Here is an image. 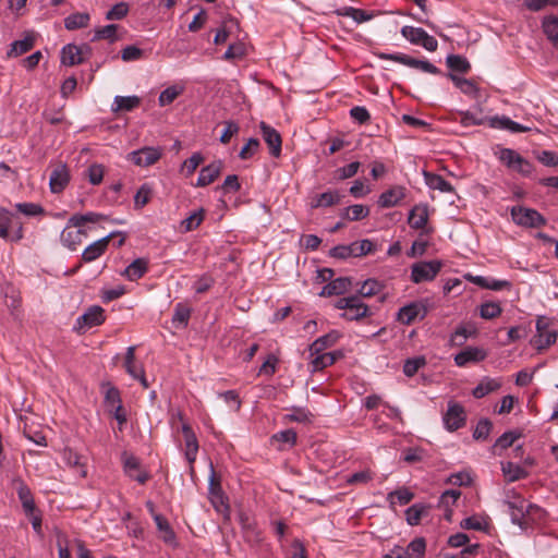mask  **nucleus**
I'll list each match as a JSON object with an SVG mask.
<instances>
[{
    "instance_id": "obj_48",
    "label": "nucleus",
    "mask_w": 558,
    "mask_h": 558,
    "mask_svg": "<svg viewBox=\"0 0 558 558\" xmlns=\"http://www.w3.org/2000/svg\"><path fill=\"white\" fill-rule=\"evenodd\" d=\"M460 123L461 125L468 128L472 125H483L489 119L483 117L482 114L474 113L471 111H460Z\"/></svg>"
},
{
    "instance_id": "obj_4",
    "label": "nucleus",
    "mask_w": 558,
    "mask_h": 558,
    "mask_svg": "<svg viewBox=\"0 0 558 558\" xmlns=\"http://www.w3.org/2000/svg\"><path fill=\"white\" fill-rule=\"evenodd\" d=\"M401 35L411 44L420 45L427 51L437 50L438 41L421 27L405 25L401 28Z\"/></svg>"
},
{
    "instance_id": "obj_17",
    "label": "nucleus",
    "mask_w": 558,
    "mask_h": 558,
    "mask_svg": "<svg viewBox=\"0 0 558 558\" xmlns=\"http://www.w3.org/2000/svg\"><path fill=\"white\" fill-rule=\"evenodd\" d=\"M260 131L264 141L268 145L270 149V154L274 157H279L281 154V136L280 134L270 125L265 122H260Z\"/></svg>"
},
{
    "instance_id": "obj_26",
    "label": "nucleus",
    "mask_w": 558,
    "mask_h": 558,
    "mask_svg": "<svg viewBox=\"0 0 558 558\" xmlns=\"http://www.w3.org/2000/svg\"><path fill=\"white\" fill-rule=\"evenodd\" d=\"M239 522L247 542L259 543L262 541V533L257 530L255 522L246 513L241 512L239 514Z\"/></svg>"
},
{
    "instance_id": "obj_6",
    "label": "nucleus",
    "mask_w": 558,
    "mask_h": 558,
    "mask_svg": "<svg viewBox=\"0 0 558 558\" xmlns=\"http://www.w3.org/2000/svg\"><path fill=\"white\" fill-rule=\"evenodd\" d=\"M105 322V311L98 305L90 306L83 315L76 318L74 330L78 333L86 332L89 328L101 325Z\"/></svg>"
},
{
    "instance_id": "obj_15",
    "label": "nucleus",
    "mask_w": 558,
    "mask_h": 558,
    "mask_svg": "<svg viewBox=\"0 0 558 558\" xmlns=\"http://www.w3.org/2000/svg\"><path fill=\"white\" fill-rule=\"evenodd\" d=\"M464 279L483 289H488L493 291H500L504 289L511 288V282L508 280H499L489 277L474 276L472 274H465Z\"/></svg>"
},
{
    "instance_id": "obj_27",
    "label": "nucleus",
    "mask_w": 558,
    "mask_h": 558,
    "mask_svg": "<svg viewBox=\"0 0 558 558\" xmlns=\"http://www.w3.org/2000/svg\"><path fill=\"white\" fill-rule=\"evenodd\" d=\"M16 493L25 513H33L36 510L33 494L29 487L21 480L16 481Z\"/></svg>"
},
{
    "instance_id": "obj_9",
    "label": "nucleus",
    "mask_w": 558,
    "mask_h": 558,
    "mask_svg": "<svg viewBox=\"0 0 558 558\" xmlns=\"http://www.w3.org/2000/svg\"><path fill=\"white\" fill-rule=\"evenodd\" d=\"M507 506L510 511L511 522L521 527L524 524V518L530 515L533 510H538L537 506L527 502L524 498L509 499Z\"/></svg>"
},
{
    "instance_id": "obj_59",
    "label": "nucleus",
    "mask_w": 558,
    "mask_h": 558,
    "mask_svg": "<svg viewBox=\"0 0 558 558\" xmlns=\"http://www.w3.org/2000/svg\"><path fill=\"white\" fill-rule=\"evenodd\" d=\"M520 437H521V433H519V432H514V430L506 432L495 441L494 448L495 449H497V448L507 449L510 446H512L513 442Z\"/></svg>"
},
{
    "instance_id": "obj_42",
    "label": "nucleus",
    "mask_w": 558,
    "mask_h": 558,
    "mask_svg": "<svg viewBox=\"0 0 558 558\" xmlns=\"http://www.w3.org/2000/svg\"><path fill=\"white\" fill-rule=\"evenodd\" d=\"M425 181L432 190H438L444 193L453 192L452 185L439 174L425 172Z\"/></svg>"
},
{
    "instance_id": "obj_44",
    "label": "nucleus",
    "mask_w": 558,
    "mask_h": 558,
    "mask_svg": "<svg viewBox=\"0 0 558 558\" xmlns=\"http://www.w3.org/2000/svg\"><path fill=\"white\" fill-rule=\"evenodd\" d=\"M447 66L453 72L468 73L471 64L466 58L459 54H449L446 59Z\"/></svg>"
},
{
    "instance_id": "obj_56",
    "label": "nucleus",
    "mask_w": 558,
    "mask_h": 558,
    "mask_svg": "<svg viewBox=\"0 0 558 558\" xmlns=\"http://www.w3.org/2000/svg\"><path fill=\"white\" fill-rule=\"evenodd\" d=\"M493 428V424L488 418H482L475 426L473 432V437L476 440H486L489 436V433Z\"/></svg>"
},
{
    "instance_id": "obj_11",
    "label": "nucleus",
    "mask_w": 558,
    "mask_h": 558,
    "mask_svg": "<svg viewBox=\"0 0 558 558\" xmlns=\"http://www.w3.org/2000/svg\"><path fill=\"white\" fill-rule=\"evenodd\" d=\"M442 421L445 427L450 432L461 428L465 424V412L463 407L457 402H449Z\"/></svg>"
},
{
    "instance_id": "obj_35",
    "label": "nucleus",
    "mask_w": 558,
    "mask_h": 558,
    "mask_svg": "<svg viewBox=\"0 0 558 558\" xmlns=\"http://www.w3.org/2000/svg\"><path fill=\"white\" fill-rule=\"evenodd\" d=\"M35 45V36L33 34H27L23 39L15 40L11 44L10 50L7 52L8 58H14L26 53L29 51Z\"/></svg>"
},
{
    "instance_id": "obj_52",
    "label": "nucleus",
    "mask_w": 558,
    "mask_h": 558,
    "mask_svg": "<svg viewBox=\"0 0 558 558\" xmlns=\"http://www.w3.org/2000/svg\"><path fill=\"white\" fill-rule=\"evenodd\" d=\"M425 364L426 359L424 356L408 359L403 365V373L407 377H412L421 367L425 366Z\"/></svg>"
},
{
    "instance_id": "obj_47",
    "label": "nucleus",
    "mask_w": 558,
    "mask_h": 558,
    "mask_svg": "<svg viewBox=\"0 0 558 558\" xmlns=\"http://www.w3.org/2000/svg\"><path fill=\"white\" fill-rule=\"evenodd\" d=\"M105 174V167L100 163L94 162L85 171V177L93 185H99L102 182Z\"/></svg>"
},
{
    "instance_id": "obj_12",
    "label": "nucleus",
    "mask_w": 558,
    "mask_h": 558,
    "mask_svg": "<svg viewBox=\"0 0 558 558\" xmlns=\"http://www.w3.org/2000/svg\"><path fill=\"white\" fill-rule=\"evenodd\" d=\"M105 404L110 413H113L120 425L126 422L120 399V392L117 388L107 386L105 391Z\"/></svg>"
},
{
    "instance_id": "obj_33",
    "label": "nucleus",
    "mask_w": 558,
    "mask_h": 558,
    "mask_svg": "<svg viewBox=\"0 0 558 558\" xmlns=\"http://www.w3.org/2000/svg\"><path fill=\"white\" fill-rule=\"evenodd\" d=\"M136 345H131L126 349L125 354L120 357V355H117L114 359L120 360L122 359V367L125 369V372L131 375L133 378L138 379L140 373L136 365Z\"/></svg>"
},
{
    "instance_id": "obj_61",
    "label": "nucleus",
    "mask_w": 558,
    "mask_h": 558,
    "mask_svg": "<svg viewBox=\"0 0 558 558\" xmlns=\"http://www.w3.org/2000/svg\"><path fill=\"white\" fill-rule=\"evenodd\" d=\"M246 49L243 43L231 44L223 54V59L231 61L241 59L245 56Z\"/></svg>"
},
{
    "instance_id": "obj_63",
    "label": "nucleus",
    "mask_w": 558,
    "mask_h": 558,
    "mask_svg": "<svg viewBox=\"0 0 558 558\" xmlns=\"http://www.w3.org/2000/svg\"><path fill=\"white\" fill-rule=\"evenodd\" d=\"M204 158L201 153H194L189 159L183 162L182 171L186 177H190L197 167L203 162Z\"/></svg>"
},
{
    "instance_id": "obj_29",
    "label": "nucleus",
    "mask_w": 558,
    "mask_h": 558,
    "mask_svg": "<svg viewBox=\"0 0 558 558\" xmlns=\"http://www.w3.org/2000/svg\"><path fill=\"white\" fill-rule=\"evenodd\" d=\"M501 379L484 377L478 385L472 390V395L476 399L484 398L490 392L498 390L501 387Z\"/></svg>"
},
{
    "instance_id": "obj_32",
    "label": "nucleus",
    "mask_w": 558,
    "mask_h": 558,
    "mask_svg": "<svg viewBox=\"0 0 558 558\" xmlns=\"http://www.w3.org/2000/svg\"><path fill=\"white\" fill-rule=\"evenodd\" d=\"M339 333L337 331H331L327 335H324L319 338H317L311 345H310V355L314 356L315 354H318L320 352H324L327 348L332 347L336 344V342L339 339Z\"/></svg>"
},
{
    "instance_id": "obj_38",
    "label": "nucleus",
    "mask_w": 558,
    "mask_h": 558,
    "mask_svg": "<svg viewBox=\"0 0 558 558\" xmlns=\"http://www.w3.org/2000/svg\"><path fill=\"white\" fill-rule=\"evenodd\" d=\"M368 215H369V208L362 204H355V205L349 206L340 213V217L342 219H347L350 221L362 220V219L366 218Z\"/></svg>"
},
{
    "instance_id": "obj_18",
    "label": "nucleus",
    "mask_w": 558,
    "mask_h": 558,
    "mask_svg": "<svg viewBox=\"0 0 558 558\" xmlns=\"http://www.w3.org/2000/svg\"><path fill=\"white\" fill-rule=\"evenodd\" d=\"M405 192L404 186L395 185L379 195L378 205L383 208L397 206L405 197Z\"/></svg>"
},
{
    "instance_id": "obj_55",
    "label": "nucleus",
    "mask_w": 558,
    "mask_h": 558,
    "mask_svg": "<svg viewBox=\"0 0 558 558\" xmlns=\"http://www.w3.org/2000/svg\"><path fill=\"white\" fill-rule=\"evenodd\" d=\"M312 357V371L318 372L324 369L327 366L332 365V355L330 353L320 352L318 354H315Z\"/></svg>"
},
{
    "instance_id": "obj_60",
    "label": "nucleus",
    "mask_w": 558,
    "mask_h": 558,
    "mask_svg": "<svg viewBox=\"0 0 558 558\" xmlns=\"http://www.w3.org/2000/svg\"><path fill=\"white\" fill-rule=\"evenodd\" d=\"M461 492L458 489H448L444 492L439 499V507L444 509L451 508L460 498Z\"/></svg>"
},
{
    "instance_id": "obj_37",
    "label": "nucleus",
    "mask_w": 558,
    "mask_h": 558,
    "mask_svg": "<svg viewBox=\"0 0 558 558\" xmlns=\"http://www.w3.org/2000/svg\"><path fill=\"white\" fill-rule=\"evenodd\" d=\"M558 333L556 330H545V332L536 333L532 343L538 352H542L553 345L557 340Z\"/></svg>"
},
{
    "instance_id": "obj_21",
    "label": "nucleus",
    "mask_w": 558,
    "mask_h": 558,
    "mask_svg": "<svg viewBox=\"0 0 558 558\" xmlns=\"http://www.w3.org/2000/svg\"><path fill=\"white\" fill-rule=\"evenodd\" d=\"M428 221V206L426 204L415 205L408 217V223L412 229H424Z\"/></svg>"
},
{
    "instance_id": "obj_50",
    "label": "nucleus",
    "mask_w": 558,
    "mask_h": 558,
    "mask_svg": "<svg viewBox=\"0 0 558 558\" xmlns=\"http://www.w3.org/2000/svg\"><path fill=\"white\" fill-rule=\"evenodd\" d=\"M544 33L555 45H558V17L549 16L543 22Z\"/></svg>"
},
{
    "instance_id": "obj_22",
    "label": "nucleus",
    "mask_w": 558,
    "mask_h": 558,
    "mask_svg": "<svg viewBox=\"0 0 558 558\" xmlns=\"http://www.w3.org/2000/svg\"><path fill=\"white\" fill-rule=\"evenodd\" d=\"M182 433L185 441V458L187 462L192 465L196 460L198 442L194 432L187 424L182 425Z\"/></svg>"
},
{
    "instance_id": "obj_40",
    "label": "nucleus",
    "mask_w": 558,
    "mask_h": 558,
    "mask_svg": "<svg viewBox=\"0 0 558 558\" xmlns=\"http://www.w3.org/2000/svg\"><path fill=\"white\" fill-rule=\"evenodd\" d=\"M122 463L125 474L135 481H140V463L137 458L124 451L122 453Z\"/></svg>"
},
{
    "instance_id": "obj_13",
    "label": "nucleus",
    "mask_w": 558,
    "mask_h": 558,
    "mask_svg": "<svg viewBox=\"0 0 558 558\" xmlns=\"http://www.w3.org/2000/svg\"><path fill=\"white\" fill-rule=\"evenodd\" d=\"M487 356V351L480 347H466L454 355V363L459 367H464L470 363H478Z\"/></svg>"
},
{
    "instance_id": "obj_10",
    "label": "nucleus",
    "mask_w": 558,
    "mask_h": 558,
    "mask_svg": "<svg viewBox=\"0 0 558 558\" xmlns=\"http://www.w3.org/2000/svg\"><path fill=\"white\" fill-rule=\"evenodd\" d=\"M428 313L425 302H412L402 306L397 315V319L403 325H411L416 318L424 319Z\"/></svg>"
},
{
    "instance_id": "obj_8",
    "label": "nucleus",
    "mask_w": 558,
    "mask_h": 558,
    "mask_svg": "<svg viewBox=\"0 0 558 558\" xmlns=\"http://www.w3.org/2000/svg\"><path fill=\"white\" fill-rule=\"evenodd\" d=\"M15 227L16 230L11 238V241L13 242H17L23 238L22 222L16 221V217L13 213L0 207V238L8 240L9 229H14Z\"/></svg>"
},
{
    "instance_id": "obj_46",
    "label": "nucleus",
    "mask_w": 558,
    "mask_h": 558,
    "mask_svg": "<svg viewBox=\"0 0 558 558\" xmlns=\"http://www.w3.org/2000/svg\"><path fill=\"white\" fill-rule=\"evenodd\" d=\"M191 308L182 303H178L174 307L172 323L175 327H185L189 323Z\"/></svg>"
},
{
    "instance_id": "obj_36",
    "label": "nucleus",
    "mask_w": 558,
    "mask_h": 558,
    "mask_svg": "<svg viewBox=\"0 0 558 558\" xmlns=\"http://www.w3.org/2000/svg\"><path fill=\"white\" fill-rule=\"evenodd\" d=\"M83 62L82 50L73 44L64 46L61 50V63L64 65H75Z\"/></svg>"
},
{
    "instance_id": "obj_16",
    "label": "nucleus",
    "mask_w": 558,
    "mask_h": 558,
    "mask_svg": "<svg viewBox=\"0 0 558 558\" xmlns=\"http://www.w3.org/2000/svg\"><path fill=\"white\" fill-rule=\"evenodd\" d=\"M85 235L86 231L84 229L70 226L69 220L66 227L61 232V242L69 250L75 251Z\"/></svg>"
},
{
    "instance_id": "obj_1",
    "label": "nucleus",
    "mask_w": 558,
    "mask_h": 558,
    "mask_svg": "<svg viewBox=\"0 0 558 558\" xmlns=\"http://www.w3.org/2000/svg\"><path fill=\"white\" fill-rule=\"evenodd\" d=\"M374 54L381 60H391L399 62L409 68L417 69L420 71L438 74L439 69L427 60H418L404 53H386V52H374Z\"/></svg>"
},
{
    "instance_id": "obj_25",
    "label": "nucleus",
    "mask_w": 558,
    "mask_h": 558,
    "mask_svg": "<svg viewBox=\"0 0 558 558\" xmlns=\"http://www.w3.org/2000/svg\"><path fill=\"white\" fill-rule=\"evenodd\" d=\"M109 236L99 239L89 244L82 253V259L85 263H90L101 256L108 247Z\"/></svg>"
},
{
    "instance_id": "obj_5",
    "label": "nucleus",
    "mask_w": 558,
    "mask_h": 558,
    "mask_svg": "<svg viewBox=\"0 0 558 558\" xmlns=\"http://www.w3.org/2000/svg\"><path fill=\"white\" fill-rule=\"evenodd\" d=\"M442 263L440 260H428L415 263L411 267V280L414 283L432 281L440 271Z\"/></svg>"
},
{
    "instance_id": "obj_28",
    "label": "nucleus",
    "mask_w": 558,
    "mask_h": 558,
    "mask_svg": "<svg viewBox=\"0 0 558 558\" xmlns=\"http://www.w3.org/2000/svg\"><path fill=\"white\" fill-rule=\"evenodd\" d=\"M342 195L339 191H327L314 196L311 201L312 208L331 207L340 203Z\"/></svg>"
},
{
    "instance_id": "obj_2",
    "label": "nucleus",
    "mask_w": 558,
    "mask_h": 558,
    "mask_svg": "<svg viewBox=\"0 0 558 558\" xmlns=\"http://www.w3.org/2000/svg\"><path fill=\"white\" fill-rule=\"evenodd\" d=\"M511 217L514 223L525 228H539L546 223V219L537 210L523 206H513Z\"/></svg>"
},
{
    "instance_id": "obj_64",
    "label": "nucleus",
    "mask_w": 558,
    "mask_h": 558,
    "mask_svg": "<svg viewBox=\"0 0 558 558\" xmlns=\"http://www.w3.org/2000/svg\"><path fill=\"white\" fill-rule=\"evenodd\" d=\"M125 287L122 284H118L113 288L102 289L100 298L104 302H111L125 294Z\"/></svg>"
},
{
    "instance_id": "obj_23",
    "label": "nucleus",
    "mask_w": 558,
    "mask_h": 558,
    "mask_svg": "<svg viewBox=\"0 0 558 558\" xmlns=\"http://www.w3.org/2000/svg\"><path fill=\"white\" fill-rule=\"evenodd\" d=\"M351 279L349 277H340L330 280L320 291V296L340 295L350 290Z\"/></svg>"
},
{
    "instance_id": "obj_34",
    "label": "nucleus",
    "mask_w": 558,
    "mask_h": 558,
    "mask_svg": "<svg viewBox=\"0 0 558 558\" xmlns=\"http://www.w3.org/2000/svg\"><path fill=\"white\" fill-rule=\"evenodd\" d=\"M447 76L452 81L456 87L459 88L464 95L470 96L472 98L478 97V87L473 81L463 78L453 73H448Z\"/></svg>"
},
{
    "instance_id": "obj_51",
    "label": "nucleus",
    "mask_w": 558,
    "mask_h": 558,
    "mask_svg": "<svg viewBox=\"0 0 558 558\" xmlns=\"http://www.w3.org/2000/svg\"><path fill=\"white\" fill-rule=\"evenodd\" d=\"M502 310L499 303L485 302L480 307V316L484 319H493L501 314Z\"/></svg>"
},
{
    "instance_id": "obj_43",
    "label": "nucleus",
    "mask_w": 558,
    "mask_h": 558,
    "mask_svg": "<svg viewBox=\"0 0 558 558\" xmlns=\"http://www.w3.org/2000/svg\"><path fill=\"white\" fill-rule=\"evenodd\" d=\"M352 307L348 312L343 313V317L349 320H357L368 315V306L362 302L357 295V302H352Z\"/></svg>"
},
{
    "instance_id": "obj_57",
    "label": "nucleus",
    "mask_w": 558,
    "mask_h": 558,
    "mask_svg": "<svg viewBox=\"0 0 558 558\" xmlns=\"http://www.w3.org/2000/svg\"><path fill=\"white\" fill-rule=\"evenodd\" d=\"M351 247H352L353 256L361 257V256H364V255L373 252L374 243L368 239H364V240L355 241V242L351 243Z\"/></svg>"
},
{
    "instance_id": "obj_20",
    "label": "nucleus",
    "mask_w": 558,
    "mask_h": 558,
    "mask_svg": "<svg viewBox=\"0 0 558 558\" xmlns=\"http://www.w3.org/2000/svg\"><path fill=\"white\" fill-rule=\"evenodd\" d=\"M488 124L490 128L499 129V130H507L511 133H523V132H527L531 130V128L524 126L518 122H514L506 116L492 117L488 120Z\"/></svg>"
},
{
    "instance_id": "obj_19",
    "label": "nucleus",
    "mask_w": 558,
    "mask_h": 558,
    "mask_svg": "<svg viewBox=\"0 0 558 558\" xmlns=\"http://www.w3.org/2000/svg\"><path fill=\"white\" fill-rule=\"evenodd\" d=\"M209 495L211 504L217 511H220L221 507H223L226 510L229 509V506L225 504L221 486L219 481L216 478L213 464H210Z\"/></svg>"
},
{
    "instance_id": "obj_58",
    "label": "nucleus",
    "mask_w": 558,
    "mask_h": 558,
    "mask_svg": "<svg viewBox=\"0 0 558 558\" xmlns=\"http://www.w3.org/2000/svg\"><path fill=\"white\" fill-rule=\"evenodd\" d=\"M460 526L465 530L484 531L487 522L481 517L472 515L463 519Z\"/></svg>"
},
{
    "instance_id": "obj_54",
    "label": "nucleus",
    "mask_w": 558,
    "mask_h": 558,
    "mask_svg": "<svg viewBox=\"0 0 558 558\" xmlns=\"http://www.w3.org/2000/svg\"><path fill=\"white\" fill-rule=\"evenodd\" d=\"M118 25L109 24L95 29L93 40L108 39L114 41L117 39Z\"/></svg>"
},
{
    "instance_id": "obj_41",
    "label": "nucleus",
    "mask_w": 558,
    "mask_h": 558,
    "mask_svg": "<svg viewBox=\"0 0 558 558\" xmlns=\"http://www.w3.org/2000/svg\"><path fill=\"white\" fill-rule=\"evenodd\" d=\"M104 218V215L94 211L86 214H75L70 217V226L83 229L86 223H97Z\"/></svg>"
},
{
    "instance_id": "obj_14",
    "label": "nucleus",
    "mask_w": 558,
    "mask_h": 558,
    "mask_svg": "<svg viewBox=\"0 0 558 558\" xmlns=\"http://www.w3.org/2000/svg\"><path fill=\"white\" fill-rule=\"evenodd\" d=\"M70 182V172L65 165H58L50 173L49 186L52 193H61Z\"/></svg>"
},
{
    "instance_id": "obj_62",
    "label": "nucleus",
    "mask_w": 558,
    "mask_h": 558,
    "mask_svg": "<svg viewBox=\"0 0 558 558\" xmlns=\"http://www.w3.org/2000/svg\"><path fill=\"white\" fill-rule=\"evenodd\" d=\"M426 549V543L425 539L422 537L414 538L410 544L408 545L407 551L410 553V556L422 558L425 554Z\"/></svg>"
},
{
    "instance_id": "obj_31",
    "label": "nucleus",
    "mask_w": 558,
    "mask_h": 558,
    "mask_svg": "<svg viewBox=\"0 0 558 558\" xmlns=\"http://www.w3.org/2000/svg\"><path fill=\"white\" fill-rule=\"evenodd\" d=\"M140 106L138 96H116L111 106L114 113L129 112Z\"/></svg>"
},
{
    "instance_id": "obj_30",
    "label": "nucleus",
    "mask_w": 558,
    "mask_h": 558,
    "mask_svg": "<svg viewBox=\"0 0 558 558\" xmlns=\"http://www.w3.org/2000/svg\"><path fill=\"white\" fill-rule=\"evenodd\" d=\"M185 90V84L184 83H175L167 88H165L159 97H158V105L160 107H166L171 105L179 96H181Z\"/></svg>"
},
{
    "instance_id": "obj_49",
    "label": "nucleus",
    "mask_w": 558,
    "mask_h": 558,
    "mask_svg": "<svg viewBox=\"0 0 558 558\" xmlns=\"http://www.w3.org/2000/svg\"><path fill=\"white\" fill-rule=\"evenodd\" d=\"M383 286L379 281L375 279L365 280L361 288L357 290V294L360 298H369L380 292Z\"/></svg>"
},
{
    "instance_id": "obj_3",
    "label": "nucleus",
    "mask_w": 558,
    "mask_h": 558,
    "mask_svg": "<svg viewBox=\"0 0 558 558\" xmlns=\"http://www.w3.org/2000/svg\"><path fill=\"white\" fill-rule=\"evenodd\" d=\"M499 160L506 165L509 169L517 171L523 175H530L533 170V166L530 161L524 159L515 150L510 148H502L498 154Z\"/></svg>"
},
{
    "instance_id": "obj_7",
    "label": "nucleus",
    "mask_w": 558,
    "mask_h": 558,
    "mask_svg": "<svg viewBox=\"0 0 558 558\" xmlns=\"http://www.w3.org/2000/svg\"><path fill=\"white\" fill-rule=\"evenodd\" d=\"M146 508H147L148 512L151 514V517L156 523V526H157V530L159 533V537L167 545L175 547L178 545L175 533L172 530V527L170 526L168 520L162 514L156 512L154 504L151 501L146 502Z\"/></svg>"
},
{
    "instance_id": "obj_45",
    "label": "nucleus",
    "mask_w": 558,
    "mask_h": 558,
    "mask_svg": "<svg viewBox=\"0 0 558 558\" xmlns=\"http://www.w3.org/2000/svg\"><path fill=\"white\" fill-rule=\"evenodd\" d=\"M89 22L88 13H73L64 20V26L69 31L86 27Z\"/></svg>"
},
{
    "instance_id": "obj_24",
    "label": "nucleus",
    "mask_w": 558,
    "mask_h": 558,
    "mask_svg": "<svg viewBox=\"0 0 558 558\" xmlns=\"http://www.w3.org/2000/svg\"><path fill=\"white\" fill-rule=\"evenodd\" d=\"M222 170V162L220 160L214 161L206 167L202 168L196 186H206L213 183Z\"/></svg>"
},
{
    "instance_id": "obj_39",
    "label": "nucleus",
    "mask_w": 558,
    "mask_h": 558,
    "mask_svg": "<svg viewBox=\"0 0 558 558\" xmlns=\"http://www.w3.org/2000/svg\"><path fill=\"white\" fill-rule=\"evenodd\" d=\"M501 471L508 482H515L529 475L527 471L513 462H502Z\"/></svg>"
},
{
    "instance_id": "obj_53",
    "label": "nucleus",
    "mask_w": 558,
    "mask_h": 558,
    "mask_svg": "<svg viewBox=\"0 0 558 558\" xmlns=\"http://www.w3.org/2000/svg\"><path fill=\"white\" fill-rule=\"evenodd\" d=\"M413 496V493L410 492L408 488H400L395 492H391L388 495V499L391 505L398 502L400 506H404L412 500Z\"/></svg>"
}]
</instances>
